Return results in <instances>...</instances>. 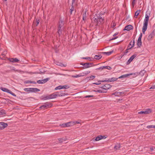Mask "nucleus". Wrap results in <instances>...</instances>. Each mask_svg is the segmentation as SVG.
Listing matches in <instances>:
<instances>
[{
	"instance_id": "51",
	"label": "nucleus",
	"mask_w": 155,
	"mask_h": 155,
	"mask_svg": "<svg viewBox=\"0 0 155 155\" xmlns=\"http://www.w3.org/2000/svg\"><path fill=\"white\" fill-rule=\"evenodd\" d=\"M36 26H37L39 23V22H40V21H39V19H36Z\"/></svg>"
},
{
	"instance_id": "46",
	"label": "nucleus",
	"mask_w": 155,
	"mask_h": 155,
	"mask_svg": "<svg viewBox=\"0 0 155 155\" xmlns=\"http://www.w3.org/2000/svg\"><path fill=\"white\" fill-rule=\"evenodd\" d=\"M118 78H111V82L115 81L117 80Z\"/></svg>"
},
{
	"instance_id": "10",
	"label": "nucleus",
	"mask_w": 155,
	"mask_h": 155,
	"mask_svg": "<svg viewBox=\"0 0 155 155\" xmlns=\"http://www.w3.org/2000/svg\"><path fill=\"white\" fill-rule=\"evenodd\" d=\"M145 72V71L144 70H143L141 71L140 72H136L134 73H133L134 75V77H135L137 76L138 75H140L141 76H143V74H144V73Z\"/></svg>"
},
{
	"instance_id": "20",
	"label": "nucleus",
	"mask_w": 155,
	"mask_h": 155,
	"mask_svg": "<svg viewBox=\"0 0 155 155\" xmlns=\"http://www.w3.org/2000/svg\"><path fill=\"white\" fill-rule=\"evenodd\" d=\"M63 29L62 28H58V31L57 32L58 34L59 37L62 33V31Z\"/></svg>"
},
{
	"instance_id": "28",
	"label": "nucleus",
	"mask_w": 155,
	"mask_h": 155,
	"mask_svg": "<svg viewBox=\"0 0 155 155\" xmlns=\"http://www.w3.org/2000/svg\"><path fill=\"white\" fill-rule=\"evenodd\" d=\"M102 57L101 55H95L94 56V58L96 59L99 60Z\"/></svg>"
},
{
	"instance_id": "52",
	"label": "nucleus",
	"mask_w": 155,
	"mask_h": 155,
	"mask_svg": "<svg viewBox=\"0 0 155 155\" xmlns=\"http://www.w3.org/2000/svg\"><path fill=\"white\" fill-rule=\"evenodd\" d=\"M74 8H71L70 9V15H71L72 14V12L74 11Z\"/></svg>"
},
{
	"instance_id": "37",
	"label": "nucleus",
	"mask_w": 155,
	"mask_h": 155,
	"mask_svg": "<svg viewBox=\"0 0 155 155\" xmlns=\"http://www.w3.org/2000/svg\"><path fill=\"white\" fill-rule=\"evenodd\" d=\"M102 67H103V69H107L108 70H110L111 68V67H110L109 66H102Z\"/></svg>"
},
{
	"instance_id": "39",
	"label": "nucleus",
	"mask_w": 155,
	"mask_h": 155,
	"mask_svg": "<svg viewBox=\"0 0 155 155\" xmlns=\"http://www.w3.org/2000/svg\"><path fill=\"white\" fill-rule=\"evenodd\" d=\"M42 99L43 100H47L50 99L49 95L45 97H44Z\"/></svg>"
},
{
	"instance_id": "27",
	"label": "nucleus",
	"mask_w": 155,
	"mask_h": 155,
	"mask_svg": "<svg viewBox=\"0 0 155 155\" xmlns=\"http://www.w3.org/2000/svg\"><path fill=\"white\" fill-rule=\"evenodd\" d=\"M140 12H141V10H137L135 12V15H134V16H135V18H137V16L138 15L140 14Z\"/></svg>"
},
{
	"instance_id": "33",
	"label": "nucleus",
	"mask_w": 155,
	"mask_h": 155,
	"mask_svg": "<svg viewBox=\"0 0 155 155\" xmlns=\"http://www.w3.org/2000/svg\"><path fill=\"white\" fill-rule=\"evenodd\" d=\"M90 73V71H87L86 72H84L81 73V74L83 76H84L85 75H86L87 74H89Z\"/></svg>"
},
{
	"instance_id": "57",
	"label": "nucleus",
	"mask_w": 155,
	"mask_h": 155,
	"mask_svg": "<svg viewBox=\"0 0 155 155\" xmlns=\"http://www.w3.org/2000/svg\"><path fill=\"white\" fill-rule=\"evenodd\" d=\"M135 0H133L132 1V5L133 6V7H134V5L135 4Z\"/></svg>"
},
{
	"instance_id": "44",
	"label": "nucleus",
	"mask_w": 155,
	"mask_h": 155,
	"mask_svg": "<svg viewBox=\"0 0 155 155\" xmlns=\"http://www.w3.org/2000/svg\"><path fill=\"white\" fill-rule=\"evenodd\" d=\"M58 64H57L61 67H65L66 66V64L64 65L62 63H58Z\"/></svg>"
},
{
	"instance_id": "38",
	"label": "nucleus",
	"mask_w": 155,
	"mask_h": 155,
	"mask_svg": "<svg viewBox=\"0 0 155 155\" xmlns=\"http://www.w3.org/2000/svg\"><path fill=\"white\" fill-rule=\"evenodd\" d=\"M88 68L95 66V65L93 63H88Z\"/></svg>"
},
{
	"instance_id": "21",
	"label": "nucleus",
	"mask_w": 155,
	"mask_h": 155,
	"mask_svg": "<svg viewBox=\"0 0 155 155\" xmlns=\"http://www.w3.org/2000/svg\"><path fill=\"white\" fill-rule=\"evenodd\" d=\"M92 19H94V22L95 24V26H97L99 23V19L97 18H95V17H93Z\"/></svg>"
},
{
	"instance_id": "56",
	"label": "nucleus",
	"mask_w": 155,
	"mask_h": 155,
	"mask_svg": "<svg viewBox=\"0 0 155 155\" xmlns=\"http://www.w3.org/2000/svg\"><path fill=\"white\" fill-rule=\"evenodd\" d=\"M79 123H80V122L77 121H73V125L74 124H79Z\"/></svg>"
},
{
	"instance_id": "9",
	"label": "nucleus",
	"mask_w": 155,
	"mask_h": 155,
	"mask_svg": "<svg viewBox=\"0 0 155 155\" xmlns=\"http://www.w3.org/2000/svg\"><path fill=\"white\" fill-rule=\"evenodd\" d=\"M155 36V32L154 30H153V31L150 33L149 35L148 36L147 38V39L149 41L151 40L153 38H154Z\"/></svg>"
},
{
	"instance_id": "2",
	"label": "nucleus",
	"mask_w": 155,
	"mask_h": 155,
	"mask_svg": "<svg viewBox=\"0 0 155 155\" xmlns=\"http://www.w3.org/2000/svg\"><path fill=\"white\" fill-rule=\"evenodd\" d=\"M53 106V104L48 102L45 103L44 104L41 105L39 107L41 109H46L51 107Z\"/></svg>"
},
{
	"instance_id": "18",
	"label": "nucleus",
	"mask_w": 155,
	"mask_h": 155,
	"mask_svg": "<svg viewBox=\"0 0 155 155\" xmlns=\"http://www.w3.org/2000/svg\"><path fill=\"white\" fill-rule=\"evenodd\" d=\"M30 92H35L40 91V89L37 88H30Z\"/></svg>"
},
{
	"instance_id": "11",
	"label": "nucleus",
	"mask_w": 155,
	"mask_h": 155,
	"mask_svg": "<svg viewBox=\"0 0 155 155\" xmlns=\"http://www.w3.org/2000/svg\"><path fill=\"white\" fill-rule=\"evenodd\" d=\"M137 56L136 54H134L132 55L128 60L127 62V64L128 65L133 61V60Z\"/></svg>"
},
{
	"instance_id": "61",
	"label": "nucleus",
	"mask_w": 155,
	"mask_h": 155,
	"mask_svg": "<svg viewBox=\"0 0 155 155\" xmlns=\"http://www.w3.org/2000/svg\"><path fill=\"white\" fill-rule=\"evenodd\" d=\"M103 69L102 66L101 67L97 69H96V70H103Z\"/></svg>"
},
{
	"instance_id": "23",
	"label": "nucleus",
	"mask_w": 155,
	"mask_h": 155,
	"mask_svg": "<svg viewBox=\"0 0 155 155\" xmlns=\"http://www.w3.org/2000/svg\"><path fill=\"white\" fill-rule=\"evenodd\" d=\"M97 19H99V23L100 22V24L104 22V18H102V17H99V18Z\"/></svg>"
},
{
	"instance_id": "26",
	"label": "nucleus",
	"mask_w": 155,
	"mask_h": 155,
	"mask_svg": "<svg viewBox=\"0 0 155 155\" xmlns=\"http://www.w3.org/2000/svg\"><path fill=\"white\" fill-rule=\"evenodd\" d=\"M6 114V112L5 111L3 110L2 109L0 110V115H4Z\"/></svg>"
},
{
	"instance_id": "50",
	"label": "nucleus",
	"mask_w": 155,
	"mask_h": 155,
	"mask_svg": "<svg viewBox=\"0 0 155 155\" xmlns=\"http://www.w3.org/2000/svg\"><path fill=\"white\" fill-rule=\"evenodd\" d=\"M59 126L61 127H66L65 123L64 124H60L59 125Z\"/></svg>"
},
{
	"instance_id": "43",
	"label": "nucleus",
	"mask_w": 155,
	"mask_h": 155,
	"mask_svg": "<svg viewBox=\"0 0 155 155\" xmlns=\"http://www.w3.org/2000/svg\"><path fill=\"white\" fill-rule=\"evenodd\" d=\"M101 139V137L100 136H99L97 137L95 139V140L96 141H99Z\"/></svg>"
},
{
	"instance_id": "29",
	"label": "nucleus",
	"mask_w": 155,
	"mask_h": 155,
	"mask_svg": "<svg viewBox=\"0 0 155 155\" xmlns=\"http://www.w3.org/2000/svg\"><path fill=\"white\" fill-rule=\"evenodd\" d=\"M113 52V51H110L109 52H104L103 53L104 54H106L107 55H110Z\"/></svg>"
},
{
	"instance_id": "12",
	"label": "nucleus",
	"mask_w": 155,
	"mask_h": 155,
	"mask_svg": "<svg viewBox=\"0 0 155 155\" xmlns=\"http://www.w3.org/2000/svg\"><path fill=\"white\" fill-rule=\"evenodd\" d=\"M134 38L133 39V41H131L128 45L127 47L129 48H131L133 47L135 43V40H134Z\"/></svg>"
},
{
	"instance_id": "5",
	"label": "nucleus",
	"mask_w": 155,
	"mask_h": 155,
	"mask_svg": "<svg viewBox=\"0 0 155 155\" xmlns=\"http://www.w3.org/2000/svg\"><path fill=\"white\" fill-rule=\"evenodd\" d=\"M151 109H146L144 111H142L139 112H138V114H146L150 113H151Z\"/></svg>"
},
{
	"instance_id": "1",
	"label": "nucleus",
	"mask_w": 155,
	"mask_h": 155,
	"mask_svg": "<svg viewBox=\"0 0 155 155\" xmlns=\"http://www.w3.org/2000/svg\"><path fill=\"white\" fill-rule=\"evenodd\" d=\"M150 14L148 13V11H147L146 12L145 17L144 19L143 26L142 28V32L143 34L145 33V31L147 29Z\"/></svg>"
},
{
	"instance_id": "55",
	"label": "nucleus",
	"mask_w": 155,
	"mask_h": 155,
	"mask_svg": "<svg viewBox=\"0 0 155 155\" xmlns=\"http://www.w3.org/2000/svg\"><path fill=\"white\" fill-rule=\"evenodd\" d=\"M116 25V23L115 22L113 23L112 25V28H113Z\"/></svg>"
},
{
	"instance_id": "48",
	"label": "nucleus",
	"mask_w": 155,
	"mask_h": 155,
	"mask_svg": "<svg viewBox=\"0 0 155 155\" xmlns=\"http://www.w3.org/2000/svg\"><path fill=\"white\" fill-rule=\"evenodd\" d=\"M111 78H109L108 79V80H101V82H111Z\"/></svg>"
},
{
	"instance_id": "42",
	"label": "nucleus",
	"mask_w": 155,
	"mask_h": 155,
	"mask_svg": "<svg viewBox=\"0 0 155 155\" xmlns=\"http://www.w3.org/2000/svg\"><path fill=\"white\" fill-rule=\"evenodd\" d=\"M133 73H130V74H124L123 75V76L124 77V78H126L127 77V76H129L131 75H133Z\"/></svg>"
},
{
	"instance_id": "25",
	"label": "nucleus",
	"mask_w": 155,
	"mask_h": 155,
	"mask_svg": "<svg viewBox=\"0 0 155 155\" xmlns=\"http://www.w3.org/2000/svg\"><path fill=\"white\" fill-rule=\"evenodd\" d=\"M87 12L85 11L82 14L83 18L82 19L83 21H85L86 19V13Z\"/></svg>"
},
{
	"instance_id": "30",
	"label": "nucleus",
	"mask_w": 155,
	"mask_h": 155,
	"mask_svg": "<svg viewBox=\"0 0 155 155\" xmlns=\"http://www.w3.org/2000/svg\"><path fill=\"white\" fill-rule=\"evenodd\" d=\"M30 83L31 84H36V82L35 81H31L29 80L26 81L25 82V83L27 84L28 83Z\"/></svg>"
},
{
	"instance_id": "54",
	"label": "nucleus",
	"mask_w": 155,
	"mask_h": 155,
	"mask_svg": "<svg viewBox=\"0 0 155 155\" xmlns=\"http://www.w3.org/2000/svg\"><path fill=\"white\" fill-rule=\"evenodd\" d=\"M37 83L39 84H43V83L42 81V80H39L38 81H37Z\"/></svg>"
},
{
	"instance_id": "63",
	"label": "nucleus",
	"mask_w": 155,
	"mask_h": 155,
	"mask_svg": "<svg viewBox=\"0 0 155 155\" xmlns=\"http://www.w3.org/2000/svg\"><path fill=\"white\" fill-rule=\"evenodd\" d=\"M82 58L83 59H90L91 58L88 57H86V58Z\"/></svg>"
},
{
	"instance_id": "35",
	"label": "nucleus",
	"mask_w": 155,
	"mask_h": 155,
	"mask_svg": "<svg viewBox=\"0 0 155 155\" xmlns=\"http://www.w3.org/2000/svg\"><path fill=\"white\" fill-rule=\"evenodd\" d=\"M120 93V92H115L113 94L115 96H121Z\"/></svg>"
},
{
	"instance_id": "14",
	"label": "nucleus",
	"mask_w": 155,
	"mask_h": 155,
	"mask_svg": "<svg viewBox=\"0 0 155 155\" xmlns=\"http://www.w3.org/2000/svg\"><path fill=\"white\" fill-rule=\"evenodd\" d=\"M120 147H121V146H120V143H117L115 145V146L114 147V149L115 150H119L120 149Z\"/></svg>"
},
{
	"instance_id": "4",
	"label": "nucleus",
	"mask_w": 155,
	"mask_h": 155,
	"mask_svg": "<svg viewBox=\"0 0 155 155\" xmlns=\"http://www.w3.org/2000/svg\"><path fill=\"white\" fill-rule=\"evenodd\" d=\"M64 24V22L63 21L61 20V18L58 23V28H62L64 29L63 26Z\"/></svg>"
},
{
	"instance_id": "3",
	"label": "nucleus",
	"mask_w": 155,
	"mask_h": 155,
	"mask_svg": "<svg viewBox=\"0 0 155 155\" xmlns=\"http://www.w3.org/2000/svg\"><path fill=\"white\" fill-rule=\"evenodd\" d=\"M1 89L4 92H7L8 93L10 94L14 97L16 96V95L15 94L12 92L11 91L8 90L7 88L1 87Z\"/></svg>"
},
{
	"instance_id": "7",
	"label": "nucleus",
	"mask_w": 155,
	"mask_h": 155,
	"mask_svg": "<svg viewBox=\"0 0 155 155\" xmlns=\"http://www.w3.org/2000/svg\"><path fill=\"white\" fill-rule=\"evenodd\" d=\"M8 126V124L7 123L4 122H0V130L4 129L6 127Z\"/></svg>"
},
{
	"instance_id": "59",
	"label": "nucleus",
	"mask_w": 155,
	"mask_h": 155,
	"mask_svg": "<svg viewBox=\"0 0 155 155\" xmlns=\"http://www.w3.org/2000/svg\"><path fill=\"white\" fill-rule=\"evenodd\" d=\"M95 15L96 16L97 18H99V17H101V16L98 15L97 14H95Z\"/></svg>"
},
{
	"instance_id": "49",
	"label": "nucleus",
	"mask_w": 155,
	"mask_h": 155,
	"mask_svg": "<svg viewBox=\"0 0 155 155\" xmlns=\"http://www.w3.org/2000/svg\"><path fill=\"white\" fill-rule=\"evenodd\" d=\"M30 88H25L24 89V90L26 92H30Z\"/></svg>"
},
{
	"instance_id": "16",
	"label": "nucleus",
	"mask_w": 155,
	"mask_h": 155,
	"mask_svg": "<svg viewBox=\"0 0 155 155\" xmlns=\"http://www.w3.org/2000/svg\"><path fill=\"white\" fill-rule=\"evenodd\" d=\"M49 95L50 99L55 98L57 97V95H56V92L54 93Z\"/></svg>"
},
{
	"instance_id": "40",
	"label": "nucleus",
	"mask_w": 155,
	"mask_h": 155,
	"mask_svg": "<svg viewBox=\"0 0 155 155\" xmlns=\"http://www.w3.org/2000/svg\"><path fill=\"white\" fill-rule=\"evenodd\" d=\"M61 88L62 89H67L69 88V86L68 85H61Z\"/></svg>"
},
{
	"instance_id": "53",
	"label": "nucleus",
	"mask_w": 155,
	"mask_h": 155,
	"mask_svg": "<svg viewBox=\"0 0 155 155\" xmlns=\"http://www.w3.org/2000/svg\"><path fill=\"white\" fill-rule=\"evenodd\" d=\"M94 97V95H87L85 96L84 98H90L91 97Z\"/></svg>"
},
{
	"instance_id": "36",
	"label": "nucleus",
	"mask_w": 155,
	"mask_h": 155,
	"mask_svg": "<svg viewBox=\"0 0 155 155\" xmlns=\"http://www.w3.org/2000/svg\"><path fill=\"white\" fill-rule=\"evenodd\" d=\"M49 79H50V78H46L42 80V82L43 83V84L45 83V82H47L49 80Z\"/></svg>"
},
{
	"instance_id": "15",
	"label": "nucleus",
	"mask_w": 155,
	"mask_h": 155,
	"mask_svg": "<svg viewBox=\"0 0 155 155\" xmlns=\"http://www.w3.org/2000/svg\"><path fill=\"white\" fill-rule=\"evenodd\" d=\"M9 61L13 63L18 62L19 61V60L16 58H9Z\"/></svg>"
},
{
	"instance_id": "19",
	"label": "nucleus",
	"mask_w": 155,
	"mask_h": 155,
	"mask_svg": "<svg viewBox=\"0 0 155 155\" xmlns=\"http://www.w3.org/2000/svg\"><path fill=\"white\" fill-rule=\"evenodd\" d=\"M73 121H71L65 123L66 127H69L73 126Z\"/></svg>"
},
{
	"instance_id": "13",
	"label": "nucleus",
	"mask_w": 155,
	"mask_h": 155,
	"mask_svg": "<svg viewBox=\"0 0 155 155\" xmlns=\"http://www.w3.org/2000/svg\"><path fill=\"white\" fill-rule=\"evenodd\" d=\"M133 26L131 25H128L125 27L124 29V30L130 31V30H132L133 29Z\"/></svg>"
},
{
	"instance_id": "34",
	"label": "nucleus",
	"mask_w": 155,
	"mask_h": 155,
	"mask_svg": "<svg viewBox=\"0 0 155 155\" xmlns=\"http://www.w3.org/2000/svg\"><path fill=\"white\" fill-rule=\"evenodd\" d=\"M137 45L138 47H140L142 45L141 41L137 40Z\"/></svg>"
},
{
	"instance_id": "41",
	"label": "nucleus",
	"mask_w": 155,
	"mask_h": 155,
	"mask_svg": "<svg viewBox=\"0 0 155 155\" xmlns=\"http://www.w3.org/2000/svg\"><path fill=\"white\" fill-rule=\"evenodd\" d=\"M147 128L148 129L151 128H155V125H148L147 126Z\"/></svg>"
},
{
	"instance_id": "64",
	"label": "nucleus",
	"mask_w": 155,
	"mask_h": 155,
	"mask_svg": "<svg viewBox=\"0 0 155 155\" xmlns=\"http://www.w3.org/2000/svg\"><path fill=\"white\" fill-rule=\"evenodd\" d=\"M155 88V85H153V86H152L151 87H150V89H154Z\"/></svg>"
},
{
	"instance_id": "6",
	"label": "nucleus",
	"mask_w": 155,
	"mask_h": 155,
	"mask_svg": "<svg viewBox=\"0 0 155 155\" xmlns=\"http://www.w3.org/2000/svg\"><path fill=\"white\" fill-rule=\"evenodd\" d=\"M112 86L109 84H105V85L102 86V89H103L104 91H107V90L111 88Z\"/></svg>"
},
{
	"instance_id": "24",
	"label": "nucleus",
	"mask_w": 155,
	"mask_h": 155,
	"mask_svg": "<svg viewBox=\"0 0 155 155\" xmlns=\"http://www.w3.org/2000/svg\"><path fill=\"white\" fill-rule=\"evenodd\" d=\"M95 78V76L94 75H91L89 77H87L86 79L88 80H93Z\"/></svg>"
},
{
	"instance_id": "17",
	"label": "nucleus",
	"mask_w": 155,
	"mask_h": 155,
	"mask_svg": "<svg viewBox=\"0 0 155 155\" xmlns=\"http://www.w3.org/2000/svg\"><path fill=\"white\" fill-rule=\"evenodd\" d=\"M80 64L81 65H82L83 66V67H82V68L83 69H85L88 68V63H80Z\"/></svg>"
},
{
	"instance_id": "22",
	"label": "nucleus",
	"mask_w": 155,
	"mask_h": 155,
	"mask_svg": "<svg viewBox=\"0 0 155 155\" xmlns=\"http://www.w3.org/2000/svg\"><path fill=\"white\" fill-rule=\"evenodd\" d=\"M58 140L60 143L63 142L67 140V138L66 137H63L62 138H59Z\"/></svg>"
},
{
	"instance_id": "45",
	"label": "nucleus",
	"mask_w": 155,
	"mask_h": 155,
	"mask_svg": "<svg viewBox=\"0 0 155 155\" xmlns=\"http://www.w3.org/2000/svg\"><path fill=\"white\" fill-rule=\"evenodd\" d=\"M131 48H128L127 47V49L123 53L124 54L123 56L124 55H126L127 54L128 52V50L130 49Z\"/></svg>"
},
{
	"instance_id": "60",
	"label": "nucleus",
	"mask_w": 155,
	"mask_h": 155,
	"mask_svg": "<svg viewBox=\"0 0 155 155\" xmlns=\"http://www.w3.org/2000/svg\"><path fill=\"white\" fill-rule=\"evenodd\" d=\"M117 38H118V36H116V37H115L112 38H111L110 39V40H114V39H117Z\"/></svg>"
},
{
	"instance_id": "58",
	"label": "nucleus",
	"mask_w": 155,
	"mask_h": 155,
	"mask_svg": "<svg viewBox=\"0 0 155 155\" xmlns=\"http://www.w3.org/2000/svg\"><path fill=\"white\" fill-rule=\"evenodd\" d=\"M101 81H98V83H94V84H96V85H99V84H101V83L100 82H101Z\"/></svg>"
},
{
	"instance_id": "8",
	"label": "nucleus",
	"mask_w": 155,
	"mask_h": 155,
	"mask_svg": "<svg viewBox=\"0 0 155 155\" xmlns=\"http://www.w3.org/2000/svg\"><path fill=\"white\" fill-rule=\"evenodd\" d=\"M56 95H57V97L58 96H62L66 95V93L62 91L59 92H56Z\"/></svg>"
},
{
	"instance_id": "47",
	"label": "nucleus",
	"mask_w": 155,
	"mask_h": 155,
	"mask_svg": "<svg viewBox=\"0 0 155 155\" xmlns=\"http://www.w3.org/2000/svg\"><path fill=\"white\" fill-rule=\"evenodd\" d=\"M61 85H59L58 86L56 87L55 88L54 90H60V89H62V88L61 87Z\"/></svg>"
},
{
	"instance_id": "62",
	"label": "nucleus",
	"mask_w": 155,
	"mask_h": 155,
	"mask_svg": "<svg viewBox=\"0 0 155 155\" xmlns=\"http://www.w3.org/2000/svg\"><path fill=\"white\" fill-rule=\"evenodd\" d=\"M100 136L101 137V139H105L106 138L105 136L100 135Z\"/></svg>"
},
{
	"instance_id": "32",
	"label": "nucleus",
	"mask_w": 155,
	"mask_h": 155,
	"mask_svg": "<svg viewBox=\"0 0 155 155\" xmlns=\"http://www.w3.org/2000/svg\"><path fill=\"white\" fill-rule=\"evenodd\" d=\"M95 92H97L99 93H106L107 92V91H104L103 89H102V90H97L96 91H94Z\"/></svg>"
},
{
	"instance_id": "31",
	"label": "nucleus",
	"mask_w": 155,
	"mask_h": 155,
	"mask_svg": "<svg viewBox=\"0 0 155 155\" xmlns=\"http://www.w3.org/2000/svg\"><path fill=\"white\" fill-rule=\"evenodd\" d=\"M83 76L81 73L79 74H76L75 75H73L72 76V77L73 78H78Z\"/></svg>"
}]
</instances>
